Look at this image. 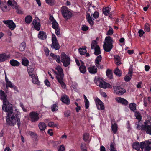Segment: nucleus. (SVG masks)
<instances>
[{"label": "nucleus", "mask_w": 151, "mask_h": 151, "mask_svg": "<svg viewBox=\"0 0 151 151\" xmlns=\"http://www.w3.org/2000/svg\"><path fill=\"white\" fill-rule=\"evenodd\" d=\"M60 100L62 102L66 105H69L70 103L68 96L65 95H64L61 97Z\"/></svg>", "instance_id": "obj_16"}, {"label": "nucleus", "mask_w": 151, "mask_h": 151, "mask_svg": "<svg viewBox=\"0 0 151 151\" xmlns=\"http://www.w3.org/2000/svg\"><path fill=\"white\" fill-rule=\"evenodd\" d=\"M140 148L145 151H149L151 150V141H145L140 143Z\"/></svg>", "instance_id": "obj_6"}, {"label": "nucleus", "mask_w": 151, "mask_h": 151, "mask_svg": "<svg viewBox=\"0 0 151 151\" xmlns=\"http://www.w3.org/2000/svg\"><path fill=\"white\" fill-rule=\"evenodd\" d=\"M88 22L91 25H93L94 24V21L92 20V18L91 17L90 18L87 19Z\"/></svg>", "instance_id": "obj_51"}, {"label": "nucleus", "mask_w": 151, "mask_h": 151, "mask_svg": "<svg viewBox=\"0 0 151 151\" xmlns=\"http://www.w3.org/2000/svg\"><path fill=\"white\" fill-rule=\"evenodd\" d=\"M70 111L69 110H67L64 112L65 116L67 117L69 116H70Z\"/></svg>", "instance_id": "obj_55"}, {"label": "nucleus", "mask_w": 151, "mask_h": 151, "mask_svg": "<svg viewBox=\"0 0 151 151\" xmlns=\"http://www.w3.org/2000/svg\"><path fill=\"white\" fill-rule=\"evenodd\" d=\"M7 95L2 90H0V99L3 100V102L7 101Z\"/></svg>", "instance_id": "obj_17"}, {"label": "nucleus", "mask_w": 151, "mask_h": 151, "mask_svg": "<svg viewBox=\"0 0 151 151\" xmlns=\"http://www.w3.org/2000/svg\"><path fill=\"white\" fill-rule=\"evenodd\" d=\"M95 50L94 54L96 55H98L101 53L100 48L99 46H97L94 49Z\"/></svg>", "instance_id": "obj_37"}, {"label": "nucleus", "mask_w": 151, "mask_h": 151, "mask_svg": "<svg viewBox=\"0 0 151 151\" xmlns=\"http://www.w3.org/2000/svg\"><path fill=\"white\" fill-rule=\"evenodd\" d=\"M96 84L97 86L104 88H112V86L111 85L102 80H98L96 81Z\"/></svg>", "instance_id": "obj_8"}, {"label": "nucleus", "mask_w": 151, "mask_h": 151, "mask_svg": "<svg viewBox=\"0 0 151 151\" xmlns=\"http://www.w3.org/2000/svg\"><path fill=\"white\" fill-rule=\"evenodd\" d=\"M102 57L101 55H99L96 58L95 63L97 68L99 69H102L104 66L100 64V63L101 61Z\"/></svg>", "instance_id": "obj_13"}, {"label": "nucleus", "mask_w": 151, "mask_h": 151, "mask_svg": "<svg viewBox=\"0 0 151 151\" xmlns=\"http://www.w3.org/2000/svg\"><path fill=\"white\" fill-rule=\"evenodd\" d=\"M150 25L148 23H146L145 25L144 30L145 32H150Z\"/></svg>", "instance_id": "obj_45"}, {"label": "nucleus", "mask_w": 151, "mask_h": 151, "mask_svg": "<svg viewBox=\"0 0 151 151\" xmlns=\"http://www.w3.org/2000/svg\"><path fill=\"white\" fill-rule=\"evenodd\" d=\"M32 78V82L34 84L39 85L40 82L39 81L37 77H36L34 74H32V76H30Z\"/></svg>", "instance_id": "obj_24"}, {"label": "nucleus", "mask_w": 151, "mask_h": 151, "mask_svg": "<svg viewBox=\"0 0 151 151\" xmlns=\"http://www.w3.org/2000/svg\"><path fill=\"white\" fill-rule=\"evenodd\" d=\"M45 84L48 87H49L50 86V83L49 81L47 79H46L44 81Z\"/></svg>", "instance_id": "obj_64"}, {"label": "nucleus", "mask_w": 151, "mask_h": 151, "mask_svg": "<svg viewBox=\"0 0 151 151\" xmlns=\"http://www.w3.org/2000/svg\"><path fill=\"white\" fill-rule=\"evenodd\" d=\"M93 15L94 18L97 19L99 17V13L97 11H96L93 14Z\"/></svg>", "instance_id": "obj_56"}, {"label": "nucleus", "mask_w": 151, "mask_h": 151, "mask_svg": "<svg viewBox=\"0 0 151 151\" xmlns=\"http://www.w3.org/2000/svg\"><path fill=\"white\" fill-rule=\"evenodd\" d=\"M143 131L146 132V133L151 135V124L149 120L145 122V126L143 129Z\"/></svg>", "instance_id": "obj_9"}, {"label": "nucleus", "mask_w": 151, "mask_h": 151, "mask_svg": "<svg viewBox=\"0 0 151 151\" xmlns=\"http://www.w3.org/2000/svg\"><path fill=\"white\" fill-rule=\"evenodd\" d=\"M29 63V60L26 58H24L22 59V64L23 65L27 66H28Z\"/></svg>", "instance_id": "obj_30"}, {"label": "nucleus", "mask_w": 151, "mask_h": 151, "mask_svg": "<svg viewBox=\"0 0 151 151\" xmlns=\"http://www.w3.org/2000/svg\"><path fill=\"white\" fill-rule=\"evenodd\" d=\"M85 144L84 143H82L81 145V149L82 151H87V150L85 149Z\"/></svg>", "instance_id": "obj_54"}, {"label": "nucleus", "mask_w": 151, "mask_h": 151, "mask_svg": "<svg viewBox=\"0 0 151 151\" xmlns=\"http://www.w3.org/2000/svg\"><path fill=\"white\" fill-rule=\"evenodd\" d=\"M29 116L31 121L32 122H37L39 119V114L34 111L30 112Z\"/></svg>", "instance_id": "obj_12"}, {"label": "nucleus", "mask_w": 151, "mask_h": 151, "mask_svg": "<svg viewBox=\"0 0 151 151\" xmlns=\"http://www.w3.org/2000/svg\"><path fill=\"white\" fill-rule=\"evenodd\" d=\"M46 2L48 5L52 6L54 5L55 3V0H45Z\"/></svg>", "instance_id": "obj_44"}, {"label": "nucleus", "mask_w": 151, "mask_h": 151, "mask_svg": "<svg viewBox=\"0 0 151 151\" xmlns=\"http://www.w3.org/2000/svg\"><path fill=\"white\" fill-rule=\"evenodd\" d=\"M61 61L63 63V66L67 67L70 64V59L68 56L65 53H63L61 55Z\"/></svg>", "instance_id": "obj_7"}, {"label": "nucleus", "mask_w": 151, "mask_h": 151, "mask_svg": "<svg viewBox=\"0 0 151 151\" xmlns=\"http://www.w3.org/2000/svg\"><path fill=\"white\" fill-rule=\"evenodd\" d=\"M6 87L7 88L9 87L12 88L14 89L15 90L18 91L17 89L16 86L12 85V82L9 81L8 80L6 82Z\"/></svg>", "instance_id": "obj_21"}, {"label": "nucleus", "mask_w": 151, "mask_h": 151, "mask_svg": "<svg viewBox=\"0 0 151 151\" xmlns=\"http://www.w3.org/2000/svg\"><path fill=\"white\" fill-rule=\"evenodd\" d=\"M57 70L56 71L54 69H52L53 72L56 74V78L58 82L61 85L62 87L64 89L66 88V85L63 81L64 77L63 71L62 68L60 66H58L55 68Z\"/></svg>", "instance_id": "obj_2"}, {"label": "nucleus", "mask_w": 151, "mask_h": 151, "mask_svg": "<svg viewBox=\"0 0 151 151\" xmlns=\"http://www.w3.org/2000/svg\"><path fill=\"white\" fill-rule=\"evenodd\" d=\"M10 57L9 55H6L5 54H0V62H3L7 60Z\"/></svg>", "instance_id": "obj_20"}, {"label": "nucleus", "mask_w": 151, "mask_h": 151, "mask_svg": "<svg viewBox=\"0 0 151 151\" xmlns=\"http://www.w3.org/2000/svg\"><path fill=\"white\" fill-rule=\"evenodd\" d=\"M58 107L57 105L56 104H53L51 107L52 110V111H56L58 109L57 107Z\"/></svg>", "instance_id": "obj_50"}, {"label": "nucleus", "mask_w": 151, "mask_h": 151, "mask_svg": "<svg viewBox=\"0 0 151 151\" xmlns=\"http://www.w3.org/2000/svg\"><path fill=\"white\" fill-rule=\"evenodd\" d=\"M79 70L81 73H85L86 71V68L83 64H82L79 68Z\"/></svg>", "instance_id": "obj_31"}, {"label": "nucleus", "mask_w": 151, "mask_h": 151, "mask_svg": "<svg viewBox=\"0 0 151 151\" xmlns=\"http://www.w3.org/2000/svg\"><path fill=\"white\" fill-rule=\"evenodd\" d=\"M115 144L114 142H111L110 144V151H113L115 150H116L115 147Z\"/></svg>", "instance_id": "obj_47"}, {"label": "nucleus", "mask_w": 151, "mask_h": 151, "mask_svg": "<svg viewBox=\"0 0 151 151\" xmlns=\"http://www.w3.org/2000/svg\"><path fill=\"white\" fill-rule=\"evenodd\" d=\"M116 100L118 102L124 105H127L128 104V102L126 100L121 97H118L116 99Z\"/></svg>", "instance_id": "obj_19"}, {"label": "nucleus", "mask_w": 151, "mask_h": 151, "mask_svg": "<svg viewBox=\"0 0 151 151\" xmlns=\"http://www.w3.org/2000/svg\"><path fill=\"white\" fill-rule=\"evenodd\" d=\"M86 47L84 48H80L79 49V51L81 55H84L87 52Z\"/></svg>", "instance_id": "obj_40"}, {"label": "nucleus", "mask_w": 151, "mask_h": 151, "mask_svg": "<svg viewBox=\"0 0 151 151\" xmlns=\"http://www.w3.org/2000/svg\"><path fill=\"white\" fill-rule=\"evenodd\" d=\"M131 77H130V76L126 75L124 78L125 81L126 82H128L131 79Z\"/></svg>", "instance_id": "obj_58"}, {"label": "nucleus", "mask_w": 151, "mask_h": 151, "mask_svg": "<svg viewBox=\"0 0 151 151\" xmlns=\"http://www.w3.org/2000/svg\"><path fill=\"white\" fill-rule=\"evenodd\" d=\"M2 109L3 111L8 113L13 112L12 105L8 100L3 102Z\"/></svg>", "instance_id": "obj_5"}, {"label": "nucleus", "mask_w": 151, "mask_h": 151, "mask_svg": "<svg viewBox=\"0 0 151 151\" xmlns=\"http://www.w3.org/2000/svg\"><path fill=\"white\" fill-rule=\"evenodd\" d=\"M89 73L91 74H95L97 72L98 69L95 66H91L88 68Z\"/></svg>", "instance_id": "obj_18"}, {"label": "nucleus", "mask_w": 151, "mask_h": 151, "mask_svg": "<svg viewBox=\"0 0 151 151\" xmlns=\"http://www.w3.org/2000/svg\"><path fill=\"white\" fill-rule=\"evenodd\" d=\"M106 74L107 76L110 79L113 78L112 70H111L108 69L106 71Z\"/></svg>", "instance_id": "obj_36"}, {"label": "nucleus", "mask_w": 151, "mask_h": 151, "mask_svg": "<svg viewBox=\"0 0 151 151\" xmlns=\"http://www.w3.org/2000/svg\"><path fill=\"white\" fill-rule=\"evenodd\" d=\"M114 72L116 76H118L120 77L121 76V71L118 68L114 70Z\"/></svg>", "instance_id": "obj_38"}, {"label": "nucleus", "mask_w": 151, "mask_h": 151, "mask_svg": "<svg viewBox=\"0 0 151 151\" xmlns=\"http://www.w3.org/2000/svg\"><path fill=\"white\" fill-rule=\"evenodd\" d=\"M38 126L41 131H44L46 127V124L44 122H40L39 123Z\"/></svg>", "instance_id": "obj_26"}, {"label": "nucleus", "mask_w": 151, "mask_h": 151, "mask_svg": "<svg viewBox=\"0 0 151 151\" xmlns=\"http://www.w3.org/2000/svg\"><path fill=\"white\" fill-rule=\"evenodd\" d=\"M52 42H55V41H58L55 35L53 34H52Z\"/></svg>", "instance_id": "obj_57"}, {"label": "nucleus", "mask_w": 151, "mask_h": 151, "mask_svg": "<svg viewBox=\"0 0 151 151\" xmlns=\"http://www.w3.org/2000/svg\"><path fill=\"white\" fill-rule=\"evenodd\" d=\"M61 12L63 16L66 20H68L72 16V14L68 8L65 6H62L61 9Z\"/></svg>", "instance_id": "obj_4"}, {"label": "nucleus", "mask_w": 151, "mask_h": 151, "mask_svg": "<svg viewBox=\"0 0 151 151\" xmlns=\"http://www.w3.org/2000/svg\"><path fill=\"white\" fill-rule=\"evenodd\" d=\"M113 89L116 93L119 95H122L126 92V90L120 86H114Z\"/></svg>", "instance_id": "obj_10"}, {"label": "nucleus", "mask_w": 151, "mask_h": 151, "mask_svg": "<svg viewBox=\"0 0 151 151\" xmlns=\"http://www.w3.org/2000/svg\"><path fill=\"white\" fill-rule=\"evenodd\" d=\"M129 106L131 110L134 111L136 109V105L135 103H130L129 104Z\"/></svg>", "instance_id": "obj_39"}, {"label": "nucleus", "mask_w": 151, "mask_h": 151, "mask_svg": "<svg viewBox=\"0 0 151 151\" xmlns=\"http://www.w3.org/2000/svg\"><path fill=\"white\" fill-rule=\"evenodd\" d=\"M55 33L57 35V36L58 37H60V28H58L56 29H55Z\"/></svg>", "instance_id": "obj_52"}, {"label": "nucleus", "mask_w": 151, "mask_h": 151, "mask_svg": "<svg viewBox=\"0 0 151 151\" xmlns=\"http://www.w3.org/2000/svg\"><path fill=\"white\" fill-rule=\"evenodd\" d=\"M53 58L58 63H60V57L59 56L56 55L55 56H54V57Z\"/></svg>", "instance_id": "obj_53"}, {"label": "nucleus", "mask_w": 151, "mask_h": 151, "mask_svg": "<svg viewBox=\"0 0 151 151\" xmlns=\"http://www.w3.org/2000/svg\"><path fill=\"white\" fill-rule=\"evenodd\" d=\"M132 147L134 149L139 150H140V144H139V142H135L133 143Z\"/></svg>", "instance_id": "obj_27"}, {"label": "nucleus", "mask_w": 151, "mask_h": 151, "mask_svg": "<svg viewBox=\"0 0 151 151\" xmlns=\"http://www.w3.org/2000/svg\"><path fill=\"white\" fill-rule=\"evenodd\" d=\"M139 36L141 37L143 35L144 33V32L142 30L140 29L138 31Z\"/></svg>", "instance_id": "obj_62"}, {"label": "nucleus", "mask_w": 151, "mask_h": 151, "mask_svg": "<svg viewBox=\"0 0 151 151\" xmlns=\"http://www.w3.org/2000/svg\"><path fill=\"white\" fill-rule=\"evenodd\" d=\"M35 68V66L33 64L30 65L29 67V69H28V72L29 76L32 75V73L34 71Z\"/></svg>", "instance_id": "obj_28"}, {"label": "nucleus", "mask_w": 151, "mask_h": 151, "mask_svg": "<svg viewBox=\"0 0 151 151\" xmlns=\"http://www.w3.org/2000/svg\"><path fill=\"white\" fill-rule=\"evenodd\" d=\"M10 64L12 66L18 67L20 65V63L17 60L12 59L10 60Z\"/></svg>", "instance_id": "obj_25"}, {"label": "nucleus", "mask_w": 151, "mask_h": 151, "mask_svg": "<svg viewBox=\"0 0 151 151\" xmlns=\"http://www.w3.org/2000/svg\"><path fill=\"white\" fill-rule=\"evenodd\" d=\"M85 107L86 109H88L89 107V102L88 100L85 101Z\"/></svg>", "instance_id": "obj_63"}, {"label": "nucleus", "mask_w": 151, "mask_h": 151, "mask_svg": "<svg viewBox=\"0 0 151 151\" xmlns=\"http://www.w3.org/2000/svg\"><path fill=\"white\" fill-rule=\"evenodd\" d=\"M4 24L6 25L11 30H13L16 27V25L13 21L11 20H4Z\"/></svg>", "instance_id": "obj_11"}, {"label": "nucleus", "mask_w": 151, "mask_h": 151, "mask_svg": "<svg viewBox=\"0 0 151 151\" xmlns=\"http://www.w3.org/2000/svg\"><path fill=\"white\" fill-rule=\"evenodd\" d=\"M97 42L96 40H93L92 42L91 45V49H95V48L98 46L97 45Z\"/></svg>", "instance_id": "obj_43"}, {"label": "nucleus", "mask_w": 151, "mask_h": 151, "mask_svg": "<svg viewBox=\"0 0 151 151\" xmlns=\"http://www.w3.org/2000/svg\"><path fill=\"white\" fill-rule=\"evenodd\" d=\"M89 134L88 133H85L83 136V139L85 141H86L89 138Z\"/></svg>", "instance_id": "obj_46"}, {"label": "nucleus", "mask_w": 151, "mask_h": 151, "mask_svg": "<svg viewBox=\"0 0 151 151\" xmlns=\"http://www.w3.org/2000/svg\"><path fill=\"white\" fill-rule=\"evenodd\" d=\"M39 19L38 18H35L33 20L32 24L35 29L37 31L40 30V24L39 22Z\"/></svg>", "instance_id": "obj_15"}, {"label": "nucleus", "mask_w": 151, "mask_h": 151, "mask_svg": "<svg viewBox=\"0 0 151 151\" xmlns=\"http://www.w3.org/2000/svg\"><path fill=\"white\" fill-rule=\"evenodd\" d=\"M47 37L46 33L43 31H40L38 35V37L39 39L44 40Z\"/></svg>", "instance_id": "obj_23"}, {"label": "nucleus", "mask_w": 151, "mask_h": 151, "mask_svg": "<svg viewBox=\"0 0 151 151\" xmlns=\"http://www.w3.org/2000/svg\"><path fill=\"white\" fill-rule=\"evenodd\" d=\"M26 47V44L25 42H22L20 44L19 48L21 51H23L24 50Z\"/></svg>", "instance_id": "obj_33"}, {"label": "nucleus", "mask_w": 151, "mask_h": 151, "mask_svg": "<svg viewBox=\"0 0 151 151\" xmlns=\"http://www.w3.org/2000/svg\"><path fill=\"white\" fill-rule=\"evenodd\" d=\"M88 29V27L85 25H83L82 27V30L83 31H86Z\"/></svg>", "instance_id": "obj_59"}, {"label": "nucleus", "mask_w": 151, "mask_h": 151, "mask_svg": "<svg viewBox=\"0 0 151 151\" xmlns=\"http://www.w3.org/2000/svg\"><path fill=\"white\" fill-rule=\"evenodd\" d=\"M52 27L54 29L59 28L58 24L55 20H54L52 22Z\"/></svg>", "instance_id": "obj_42"}, {"label": "nucleus", "mask_w": 151, "mask_h": 151, "mask_svg": "<svg viewBox=\"0 0 151 151\" xmlns=\"http://www.w3.org/2000/svg\"><path fill=\"white\" fill-rule=\"evenodd\" d=\"M32 17L30 15L27 16L25 19V22L27 24H29L32 21Z\"/></svg>", "instance_id": "obj_35"}, {"label": "nucleus", "mask_w": 151, "mask_h": 151, "mask_svg": "<svg viewBox=\"0 0 151 151\" xmlns=\"http://www.w3.org/2000/svg\"><path fill=\"white\" fill-rule=\"evenodd\" d=\"M114 59L115 61L121 60V58L120 56L117 55H115L114 56Z\"/></svg>", "instance_id": "obj_61"}, {"label": "nucleus", "mask_w": 151, "mask_h": 151, "mask_svg": "<svg viewBox=\"0 0 151 151\" xmlns=\"http://www.w3.org/2000/svg\"><path fill=\"white\" fill-rule=\"evenodd\" d=\"M136 125H137V128L138 130H141V131H143V129L145 126V122H144V124L142 125L141 126L139 125V122L138 121L135 123Z\"/></svg>", "instance_id": "obj_32"}, {"label": "nucleus", "mask_w": 151, "mask_h": 151, "mask_svg": "<svg viewBox=\"0 0 151 151\" xmlns=\"http://www.w3.org/2000/svg\"><path fill=\"white\" fill-rule=\"evenodd\" d=\"M105 40V42L103 45L104 49L106 52H109L113 48V40L111 37L108 36L106 37Z\"/></svg>", "instance_id": "obj_3"}, {"label": "nucleus", "mask_w": 151, "mask_h": 151, "mask_svg": "<svg viewBox=\"0 0 151 151\" xmlns=\"http://www.w3.org/2000/svg\"><path fill=\"white\" fill-rule=\"evenodd\" d=\"M103 13L105 15H108L109 13L110 10L109 8L106 7L104 9H103Z\"/></svg>", "instance_id": "obj_41"}, {"label": "nucleus", "mask_w": 151, "mask_h": 151, "mask_svg": "<svg viewBox=\"0 0 151 151\" xmlns=\"http://www.w3.org/2000/svg\"><path fill=\"white\" fill-rule=\"evenodd\" d=\"M48 125L50 127H56L58 126V124H55L53 122H50L48 123Z\"/></svg>", "instance_id": "obj_48"}, {"label": "nucleus", "mask_w": 151, "mask_h": 151, "mask_svg": "<svg viewBox=\"0 0 151 151\" xmlns=\"http://www.w3.org/2000/svg\"><path fill=\"white\" fill-rule=\"evenodd\" d=\"M134 115L136 118L138 120L139 122L141 121L142 116L140 113L137 111H135Z\"/></svg>", "instance_id": "obj_34"}, {"label": "nucleus", "mask_w": 151, "mask_h": 151, "mask_svg": "<svg viewBox=\"0 0 151 151\" xmlns=\"http://www.w3.org/2000/svg\"><path fill=\"white\" fill-rule=\"evenodd\" d=\"M51 46L52 48L56 50H58L60 48V45L58 41L52 42Z\"/></svg>", "instance_id": "obj_22"}, {"label": "nucleus", "mask_w": 151, "mask_h": 151, "mask_svg": "<svg viewBox=\"0 0 151 151\" xmlns=\"http://www.w3.org/2000/svg\"><path fill=\"white\" fill-rule=\"evenodd\" d=\"M111 128L114 134H116L117 131V125L116 123L113 124L112 121L111 122Z\"/></svg>", "instance_id": "obj_29"}, {"label": "nucleus", "mask_w": 151, "mask_h": 151, "mask_svg": "<svg viewBox=\"0 0 151 151\" xmlns=\"http://www.w3.org/2000/svg\"><path fill=\"white\" fill-rule=\"evenodd\" d=\"M16 118L17 120L15 118L14 114L13 112L8 113L6 119L7 125L10 126H14L17 122L18 127L19 128L21 124L20 118L17 115L16 116Z\"/></svg>", "instance_id": "obj_1"}, {"label": "nucleus", "mask_w": 151, "mask_h": 151, "mask_svg": "<svg viewBox=\"0 0 151 151\" xmlns=\"http://www.w3.org/2000/svg\"><path fill=\"white\" fill-rule=\"evenodd\" d=\"M95 101L98 109L104 110V104L100 99L98 98L96 99L95 100Z\"/></svg>", "instance_id": "obj_14"}, {"label": "nucleus", "mask_w": 151, "mask_h": 151, "mask_svg": "<svg viewBox=\"0 0 151 151\" xmlns=\"http://www.w3.org/2000/svg\"><path fill=\"white\" fill-rule=\"evenodd\" d=\"M65 148L63 145H61L60 146L58 150V151H64Z\"/></svg>", "instance_id": "obj_60"}, {"label": "nucleus", "mask_w": 151, "mask_h": 151, "mask_svg": "<svg viewBox=\"0 0 151 151\" xmlns=\"http://www.w3.org/2000/svg\"><path fill=\"white\" fill-rule=\"evenodd\" d=\"M113 33V30L112 28L109 27V30L106 33L107 35H112Z\"/></svg>", "instance_id": "obj_49"}]
</instances>
